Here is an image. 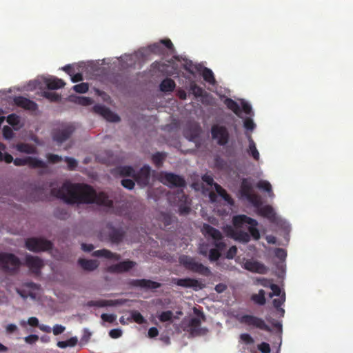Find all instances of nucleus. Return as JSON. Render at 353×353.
<instances>
[{
	"label": "nucleus",
	"instance_id": "0e129e2a",
	"mask_svg": "<svg viewBox=\"0 0 353 353\" xmlns=\"http://www.w3.org/2000/svg\"><path fill=\"white\" fill-rule=\"evenodd\" d=\"M109 335L112 339H118L122 335V332L119 329H112L110 331Z\"/></svg>",
	"mask_w": 353,
	"mask_h": 353
},
{
	"label": "nucleus",
	"instance_id": "f3484780",
	"mask_svg": "<svg viewBox=\"0 0 353 353\" xmlns=\"http://www.w3.org/2000/svg\"><path fill=\"white\" fill-rule=\"evenodd\" d=\"M25 264L32 273L37 275L40 274L41 269L43 266V262L39 257L31 255H26Z\"/></svg>",
	"mask_w": 353,
	"mask_h": 353
},
{
	"label": "nucleus",
	"instance_id": "a211bd4d",
	"mask_svg": "<svg viewBox=\"0 0 353 353\" xmlns=\"http://www.w3.org/2000/svg\"><path fill=\"white\" fill-rule=\"evenodd\" d=\"M14 103L17 106L26 110L34 112L38 110V105L34 101L22 96L15 97Z\"/></svg>",
	"mask_w": 353,
	"mask_h": 353
},
{
	"label": "nucleus",
	"instance_id": "412c9836",
	"mask_svg": "<svg viewBox=\"0 0 353 353\" xmlns=\"http://www.w3.org/2000/svg\"><path fill=\"white\" fill-rule=\"evenodd\" d=\"M175 283L179 286L192 288L194 290L202 289L204 287L198 280L191 278L178 279Z\"/></svg>",
	"mask_w": 353,
	"mask_h": 353
},
{
	"label": "nucleus",
	"instance_id": "39448f33",
	"mask_svg": "<svg viewBox=\"0 0 353 353\" xmlns=\"http://www.w3.org/2000/svg\"><path fill=\"white\" fill-rule=\"evenodd\" d=\"M232 223L234 228H241L244 224L250 225L248 228L249 234L255 240L260 239V233L256 228L258 222L256 220L244 214L236 215L232 218Z\"/></svg>",
	"mask_w": 353,
	"mask_h": 353
},
{
	"label": "nucleus",
	"instance_id": "680f3d73",
	"mask_svg": "<svg viewBox=\"0 0 353 353\" xmlns=\"http://www.w3.org/2000/svg\"><path fill=\"white\" fill-rule=\"evenodd\" d=\"M102 320L108 323H113L116 319V316L114 314H102L101 316Z\"/></svg>",
	"mask_w": 353,
	"mask_h": 353
},
{
	"label": "nucleus",
	"instance_id": "4d7b16f0",
	"mask_svg": "<svg viewBox=\"0 0 353 353\" xmlns=\"http://www.w3.org/2000/svg\"><path fill=\"white\" fill-rule=\"evenodd\" d=\"M236 253L237 248L235 245H233L227 251L225 256L228 259H232L236 255Z\"/></svg>",
	"mask_w": 353,
	"mask_h": 353
},
{
	"label": "nucleus",
	"instance_id": "f8f14e48",
	"mask_svg": "<svg viewBox=\"0 0 353 353\" xmlns=\"http://www.w3.org/2000/svg\"><path fill=\"white\" fill-rule=\"evenodd\" d=\"M162 181L170 187L184 188L186 185L185 179L178 174L172 172L161 174Z\"/></svg>",
	"mask_w": 353,
	"mask_h": 353
},
{
	"label": "nucleus",
	"instance_id": "cd10ccee",
	"mask_svg": "<svg viewBox=\"0 0 353 353\" xmlns=\"http://www.w3.org/2000/svg\"><path fill=\"white\" fill-rule=\"evenodd\" d=\"M175 88L176 83L174 81L170 78H165L161 82L159 85L160 90L163 92H172Z\"/></svg>",
	"mask_w": 353,
	"mask_h": 353
},
{
	"label": "nucleus",
	"instance_id": "b1692460",
	"mask_svg": "<svg viewBox=\"0 0 353 353\" xmlns=\"http://www.w3.org/2000/svg\"><path fill=\"white\" fill-rule=\"evenodd\" d=\"M78 264L86 271H94L99 266V262L97 260L79 259Z\"/></svg>",
	"mask_w": 353,
	"mask_h": 353
},
{
	"label": "nucleus",
	"instance_id": "0eeeda50",
	"mask_svg": "<svg viewBox=\"0 0 353 353\" xmlns=\"http://www.w3.org/2000/svg\"><path fill=\"white\" fill-rule=\"evenodd\" d=\"M26 248L34 252L48 251L52 248V243L50 241L43 238L32 237L26 241Z\"/></svg>",
	"mask_w": 353,
	"mask_h": 353
},
{
	"label": "nucleus",
	"instance_id": "a19ab883",
	"mask_svg": "<svg viewBox=\"0 0 353 353\" xmlns=\"http://www.w3.org/2000/svg\"><path fill=\"white\" fill-rule=\"evenodd\" d=\"M208 253V259L211 262L216 261L217 260L219 259V258L221 256V254L219 252V250L214 248L209 250Z\"/></svg>",
	"mask_w": 353,
	"mask_h": 353
},
{
	"label": "nucleus",
	"instance_id": "864d4df0",
	"mask_svg": "<svg viewBox=\"0 0 353 353\" xmlns=\"http://www.w3.org/2000/svg\"><path fill=\"white\" fill-rule=\"evenodd\" d=\"M13 131L12 130L8 125H5L3 128V136L6 139H10L13 137Z\"/></svg>",
	"mask_w": 353,
	"mask_h": 353
},
{
	"label": "nucleus",
	"instance_id": "c85d7f7f",
	"mask_svg": "<svg viewBox=\"0 0 353 353\" xmlns=\"http://www.w3.org/2000/svg\"><path fill=\"white\" fill-rule=\"evenodd\" d=\"M225 105L227 106V108L232 110L236 115L239 116L241 114V108L239 105L234 101L233 99L230 98H227L224 101Z\"/></svg>",
	"mask_w": 353,
	"mask_h": 353
},
{
	"label": "nucleus",
	"instance_id": "5fc2aeb1",
	"mask_svg": "<svg viewBox=\"0 0 353 353\" xmlns=\"http://www.w3.org/2000/svg\"><path fill=\"white\" fill-rule=\"evenodd\" d=\"M199 253L203 256H207L209 252V245L208 243H201L198 248Z\"/></svg>",
	"mask_w": 353,
	"mask_h": 353
},
{
	"label": "nucleus",
	"instance_id": "8fccbe9b",
	"mask_svg": "<svg viewBox=\"0 0 353 353\" xmlns=\"http://www.w3.org/2000/svg\"><path fill=\"white\" fill-rule=\"evenodd\" d=\"M239 229V228H235V229H234L232 226L228 225L225 228L224 231L226 233L227 236L234 239L236 232Z\"/></svg>",
	"mask_w": 353,
	"mask_h": 353
},
{
	"label": "nucleus",
	"instance_id": "1a4fd4ad",
	"mask_svg": "<svg viewBox=\"0 0 353 353\" xmlns=\"http://www.w3.org/2000/svg\"><path fill=\"white\" fill-rule=\"evenodd\" d=\"M203 230L205 235L209 236L214 240V249L219 250L221 252L225 248L226 244L225 242L222 241L223 238V234L218 229L209 224H204Z\"/></svg>",
	"mask_w": 353,
	"mask_h": 353
},
{
	"label": "nucleus",
	"instance_id": "bf43d9fd",
	"mask_svg": "<svg viewBox=\"0 0 353 353\" xmlns=\"http://www.w3.org/2000/svg\"><path fill=\"white\" fill-rule=\"evenodd\" d=\"M258 349L262 353H270V346L268 343L262 342L258 345Z\"/></svg>",
	"mask_w": 353,
	"mask_h": 353
},
{
	"label": "nucleus",
	"instance_id": "bb28decb",
	"mask_svg": "<svg viewBox=\"0 0 353 353\" xmlns=\"http://www.w3.org/2000/svg\"><path fill=\"white\" fill-rule=\"evenodd\" d=\"M118 304V301L115 300H97V301H90L87 303V305L89 307H107V306H114Z\"/></svg>",
	"mask_w": 353,
	"mask_h": 353
},
{
	"label": "nucleus",
	"instance_id": "e433bc0d",
	"mask_svg": "<svg viewBox=\"0 0 353 353\" xmlns=\"http://www.w3.org/2000/svg\"><path fill=\"white\" fill-rule=\"evenodd\" d=\"M6 150V145L0 143V161H5L7 163H10L13 161V157L8 153L3 154V151Z\"/></svg>",
	"mask_w": 353,
	"mask_h": 353
},
{
	"label": "nucleus",
	"instance_id": "9b49d317",
	"mask_svg": "<svg viewBox=\"0 0 353 353\" xmlns=\"http://www.w3.org/2000/svg\"><path fill=\"white\" fill-rule=\"evenodd\" d=\"M16 166H24L28 165L31 168H46L47 163L36 157H26L25 158L13 159L12 161Z\"/></svg>",
	"mask_w": 353,
	"mask_h": 353
},
{
	"label": "nucleus",
	"instance_id": "7c9ffc66",
	"mask_svg": "<svg viewBox=\"0 0 353 353\" xmlns=\"http://www.w3.org/2000/svg\"><path fill=\"white\" fill-rule=\"evenodd\" d=\"M215 188L217 193L229 204L233 205L234 200L231 197V196L226 192L225 189H223L221 186L218 184H215Z\"/></svg>",
	"mask_w": 353,
	"mask_h": 353
},
{
	"label": "nucleus",
	"instance_id": "6e6552de",
	"mask_svg": "<svg viewBox=\"0 0 353 353\" xmlns=\"http://www.w3.org/2000/svg\"><path fill=\"white\" fill-rule=\"evenodd\" d=\"M239 322L253 328L268 332H272L270 327L266 324L263 319L254 315L244 314L239 319Z\"/></svg>",
	"mask_w": 353,
	"mask_h": 353
},
{
	"label": "nucleus",
	"instance_id": "72a5a7b5",
	"mask_svg": "<svg viewBox=\"0 0 353 353\" xmlns=\"http://www.w3.org/2000/svg\"><path fill=\"white\" fill-rule=\"evenodd\" d=\"M249 141V154L254 158V160L259 159V152L256 148V144L251 137H248Z\"/></svg>",
	"mask_w": 353,
	"mask_h": 353
},
{
	"label": "nucleus",
	"instance_id": "7ed1b4c3",
	"mask_svg": "<svg viewBox=\"0 0 353 353\" xmlns=\"http://www.w3.org/2000/svg\"><path fill=\"white\" fill-rule=\"evenodd\" d=\"M21 265L19 259L12 253L0 252V267L3 272L14 274Z\"/></svg>",
	"mask_w": 353,
	"mask_h": 353
},
{
	"label": "nucleus",
	"instance_id": "79ce46f5",
	"mask_svg": "<svg viewBox=\"0 0 353 353\" xmlns=\"http://www.w3.org/2000/svg\"><path fill=\"white\" fill-rule=\"evenodd\" d=\"M131 319L138 324H143L145 319L143 315L138 311H132L131 313Z\"/></svg>",
	"mask_w": 353,
	"mask_h": 353
},
{
	"label": "nucleus",
	"instance_id": "58836bf2",
	"mask_svg": "<svg viewBox=\"0 0 353 353\" xmlns=\"http://www.w3.org/2000/svg\"><path fill=\"white\" fill-rule=\"evenodd\" d=\"M256 186H257V188H259L260 189H263V190L266 191L269 194L270 196L272 197L274 196V193L272 192V185L268 181H260L257 183Z\"/></svg>",
	"mask_w": 353,
	"mask_h": 353
},
{
	"label": "nucleus",
	"instance_id": "ddd939ff",
	"mask_svg": "<svg viewBox=\"0 0 353 353\" xmlns=\"http://www.w3.org/2000/svg\"><path fill=\"white\" fill-rule=\"evenodd\" d=\"M151 168L148 165H143L138 172H135L134 180L141 186L145 187L150 183Z\"/></svg>",
	"mask_w": 353,
	"mask_h": 353
},
{
	"label": "nucleus",
	"instance_id": "9d476101",
	"mask_svg": "<svg viewBox=\"0 0 353 353\" xmlns=\"http://www.w3.org/2000/svg\"><path fill=\"white\" fill-rule=\"evenodd\" d=\"M74 131L72 125H62L61 128L54 129L52 133L53 140L57 143H62L68 140Z\"/></svg>",
	"mask_w": 353,
	"mask_h": 353
},
{
	"label": "nucleus",
	"instance_id": "aec40b11",
	"mask_svg": "<svg viewBox=\"0 0 353 353\" xmlns=\"http://www.w3.org/2000/svg\"><path fill=\"white\" fill-rule=\"evenodd\" d=\"M129 283L133 287H137L143 289H157L161 286L160 283L145 279H132L130 281Z\"/></svg>",
	"mask_w": 353,
	"mask_h": 353
},
{
	"label": "nucleus",
	"instance_id": "e2e57ef3",
	"mask_svg": "<svg viewBox=\"0 0 353 353\" xmlns=\"http://www.w3.org/2000/svg\"><path fill=\"white\" fill-rule=\"evenodd\" d=\"M243 125H244V127L247 130H253L254 128H255V124H254V121H252V119H251L250 118L245 119V121L243 122Z\"/></svg>",
	"mask_w": 353,
	"mask_h": 353
},
{
	"label": "nucleus",
	"instance_id": "a878e982",
	"mask_svg": "<svg viewBox=\"0 0 353 353\" xmlns=\"http://www.w3.org/2000/svg\"><path fill=\"white\" fill-rule=\"evenodd\" d=\"M15 148L17 151L21 153L28 154H37V148L34 145L26 143H17L15 145Z\"/></svg>",
	"mask_w": 353,
	"mask_h": 353
},
{
	"label": "nucleus",
	"instance_id": "052dcab7",
	"mask_svg": "<svg viewBox=\"0 0 353 353\" xmlns=\"http://www.w3.org/2000/svg\"><path fill=\"white\" fill-rule=\"evenodd\" d=\"M275 256L281 260H284L287 256V253L283 248H276L275 250Z\"/></svg>",
	"mask_w": 353,
	"mask_h": 353
},
{
	"label": "nucleus",
	"instance_id": "2f4dec72",
	"mask_svg": "<svg viewBox=\"0 0 353 353\" xmlns=\"http://www.w3.org/2000/svg\"><path fill=\"white\" fill-rule=\"evenodd\" d=\"M265 292L263 290H260L258 294H254L251 296V299L258 305H263L266 303L265 297Z\"/></svg>",
	"mask_w": 353,
	"mask_h": 353
},
{
	"label": "nucleus",
	"instance_id": "473e14b6",
	"mask_svg": "<svg viewBox=\"0 0 353 353\" xmlns=\"http://www.w3.org/2000/svg\"><path fill=\"white\" fill-rule=\"evenodd\" d=\"M119 173L122 176H131L134 179L135 170L131 166L125 165L118 168Z\"/></svg>",
	"mask_w": 353,
	"mask_h": 353
},
{
	"label": "nucleus",
	"instance_id": "c9c22d12",
	"mask_svg": "<svg viewBox=\"0 0 353 353\" xmlns=\"http://www.w3.org/2000/svg\"><path fill=\"white\" fill-rule=\"evenodd\" d=\"M234 240L241 243H246L250 241V235L248 232L238 230Z\"/></svg>",
	"mask_w": 353,
	"mask_h": 353
},
{
	"label": "nucleus",
	"instance_id": "c756f323",
	"mask_svg": "<svg viewBox=\"0 0 353 353\" xmlns=\"http://www.w3.org/2000/svg\"><path fill=\"white\" fill-rule=\"evenodd\" d=\"M165 158L166 154L165 152H157L152 156V161L155 166L159 168L162 166Z\"/></svg>",
	"mask_w": 353,
	"mask_h": 353
},
{
	"label": "nucleus",
	"instance_id": "13d9d810",
	"mask_svg": "<svg viewBox=\"0 0 353 353\" xmlns=\"http://www.w3.org/2000/svg\"><path fill=\"white\" fill-rule=\"evenodd\" d=\"M77 102L82 105H89L92 103V99L90 97H79Z\"/></svg>",
	"mask_w": 353,
	"mask_h": 353
},
{
	"label": "nucleus",
	"instance_id": "3c124183",
	"mask_svg": "<svg viewBox=\"0 0 353 353\" xmlns=\"http://www.w3.org/2000/svg\"><path fill=\"white\" fill-rule=\"evenodd\" d=\"M46 157L48 162L50 163H57L61 161L62 160V157L61 156L54 154L49 153L46 155Z\"/></svg>",
	"mask_w": 353,
	"mask_h": 353
},
{
	"label": "nucleus",
	"instance_id": "6e6d98bb",
	"mask_svg": "<svg viewBox=\"0 0 353 353\" xmlns=\"http://www.w3.org/2000/svg\"><path fill=\"white\" fill-rule=\"evenodd\" d=\"M134 180L125 179L121 180V185L128 190H132L134 187Z\"/></svg>",
	"mask_w": 353,
	"mask_h": 353
},
{
	"label": "nucleus",
	"instance_id": "a18cd8bd",
	"mask_svg": "<svg viewBox=\"0 0 353 353\" xmlns=\"http://www.w3.org/2000/svg\"><path fill=\"white\" fill-rule=\"evenodd\" d=\"M270 288L272 291L269 294V296L270 298L273 297L274 296H281V295L283 294L280 287L276 284L272 283L270 284Z\"/></svg>",
	"mask_w": 353,
	"mask_h": 353
},
{
	"label": "nucleus",
	"instance_id": "338daca9",
	"mask_svg": "<svg viewBox=\"0 0 353 353\" xmlns=\"http://www.w3.org/2000/svg\"><path fill=\"white\" fill-rule=\"evenodd\" d=\"M242 109L246 114H250L252 112V107L247 102L242 101L241 102Z\"/></svg>",
	"mask_w": 353,
	"mask_h": 353
},
{
	"label": "nucleus",
	"instance_id": "603ef678",
	"mask_svg": "<svg viewBox=\"0 0 353 353\" xmlns=\"http://www.w3.org/2000/svg\"><path fill=\"white\" fill-rule=\"evenodd\" d=\"M7 122L11 125H17L19 123V117L15 114H11L7 117Z\"/></svg>",
	"mask_w": 353,
	"mask_h": 353
},
{
	"label": "nucleus",
	"instance_id": "393cba45",
	"mask_svg": "<svg viewBox=\"0 0 353 353\" xmlns=\"http://www.w3.org/2000/svg\"><path fill=\"white\" fill-rule=\"evenodd\" d=\"M45 83L50 90H57L64 87L65 82L57 77H50L45 79Z\"/></svg>",
	"mask_w": 353,
	"mask_h": 353
},
{
	"label": "nucleus",
	"instance_id": "20e7f679",
	"mask_svg": "<svg viewBox=\"0 0 353 353\" xmlns=\"http://www.w3.org/2000/svg\"><path fill=\"white\" fill-rule=\"evenodd\" d=\"M179 263L186 269L191 272L208 276L210 275L211 271L209 268L202 263L197 262L196 259L188 255H182L179 257Z\"/></svg>",
	"mask_w": 353,
	"mask_h": 353
},
{
	"label": "nucleus",
	"instance_id": "6ab92c4d",
	"mask_svg": "<svg viewBox=\"0 0 353 353\" xmlns=\"http://www.w3.org/2000/svg\"><path fill=\"white\" fill-rule=\"evenodd\" d=\"M108 237L111 243L118 244L123 241L125 232L121 228H115L108 225Z\"/></svg>",
	"mask_w": 353,
	"mask_h": 353
},
{
	"label": "nucleus",
	"instance_id": "4c0bfd02",
	"mask_svg": "<svg viewBox=\"0 0 353 353\" xmlns=\"http://www.w3.org/2000/svg\"><path fill=\"white\" fill-rule=\"evenodd\" d=\"M190 90L196 98L203 97L206 94L202 88L194 83H191Z\"/></svg>",
	"mask_w": 353,
	"mask_h": 353
},
{
	"label": "nucleus",
	"instance_id": "4468645a",
	"mask_svg": "<svg viewBox=\"0 0 353 353\" xmlns=\"http://www.w3.org/2000/svg\"><path fill=\"white\" fill-rule=\"evenodd\" d=\"M137 263L130 260H125L118 263L110 265L107 268V271L110 273H123L126 272L132 269Z\"/></svg>",
	"mask_w": 353,
	"mask_h": 353
},
{
	"label": "nucleus",
	"instance_id": "69168bd1",
	"mask_svg": "<svg viewBox=\"0 0 353 353\" xmlns=\"http://www.w3.org/2000/svg\"><path fill=\"white\" fill-rule=\"evenodd\" d=\"M65 329L64 326L57 324L53 327V334L56 336L59 335L63 333L65 331Z\"/></svg>",
	"mask_w": 353,
	"mask_h": 353
},
{
	"label": "nucleus",
	"instance_id": "de8ad7c7",
	"mask_svg": "<svg viewBox=\"0 0 353 353\" xmlns=\"http://www.w3.org/2000/svg\"><path fill=\"white\" fill-rule=\"evenodd\" d=\"M285 301V293L283 292V294L278 299H273V305L276 309H279V307H281V305Z\"/></svg>",
	"mask_w": 353,
	"mask_h": 353
},
{
	"label": "nucleus",
	"instance_id": "ea45409f",
	"mask_svg": "<svg viewBox=\"0 0 353 353\" xmlns=\"http://www.w3.org/2000/svg\"><path fill=\"white\" fill-rule=\"evenodd\" d=\"M41 96L52 102H57L61 99L59 94L52 92L44 91L41 93Z\"/></svg>",
	"mask_w": 353,
	"mask_h": 353
},
{
	"label": "nucleus",
	"instance_id": "f704fd0d",
	"mask_svg": "<svg viewBox=\"0 0 353 353\" xmlns=\"http://www.w3.org/2000/svg\"><path fill=\"white\" fill-rule=\"evenodd\" d=\"M203 79L209 83L210 84L214 85L216 83V80L212 70L205 68L202 72Z\"/></svg>",
	"mask_w": 353,
	"mask_h": 353
},
{
	"label": "nucleus",
	"instance_id": "49530a36",
	"mask_svg": "<svg viewBox=\"0 0 353 353\" xmlns=\"http://www.w3.org/2000/svg\"><path fill=\"white\" fill-rule=\"evenodd\" d=\"M214 163L216 168L222 170L225 165V161L219 155H216L214 158Z\"/></svg>",
	"mask_w": 353,
	"mask_h": 353
},
{
	"label": "nucleus",
	"instance_id": "c03bdc74",
	"mask_svg": "<svg viewBox=\"0 0 353 353\" xmlns=\"http://www.w3.org/2000/svg\"><path fill=\"white\" fill-rule=\"evenodd\" d=\"M89 89V85L87 83H81L73 86V90L78 93H85Z\"/></svg>",
	"mask_w": 353,
	"mask_h": 353
},
{
	"label": "nucleus",
	"instance_id": "5701e85b",
	"mask_svg": "<svg viewBox=\"0 0 353 353\" xmlns=\"http://www.w3.org/2000/svg\"><path fill=\"white\" fill-rule=\"evenodd\" d=\"M92 256L97 257H104L108 259H112L114 261H119L121 258L120 254L112 252L111 251L106 249H101L94 251L92 252Z\"/></svg>",
	"mask_w": 353,
	"mask_h": 353
},
{
	"label": "nucleus",
	"instance_id": "dca6fc26",
	"mask_svg": "<svg viewBox=\"0 0 353 353\" xmlns=\"http://www.w3.org/2000/svg\"><path fill=\"white\" fill-rule=\"evenodd\" d=\"M93 110L94 112L101 115L107 121L112 122H119L121 120L120 117L117 114L111 111L105 105L100 104L95 105L93 107Z\"/></svg>",
	"mask_w": 353,
	"mask_h": 353
},
{
	"label": "nucleus",
	"instance_id": "2eb2a0df",
	"mask_svg": "<svg viewBox=\"0 0 353 353\" xmlns=\"http://www.w3.org/2000/svg\"><path fill=\"white\" fill-rule=\"evenodd\" d=\"M165 48L173 50L174 46L169 39H161L159 42L154 43L148 46L149 50L156 54L161 55L165 53Z\"/></svg>",
	"mask_w": 353,
	"mask_h": 353
},
{
	"label": "nucleus",
	"instance_id": "4be33fe9",
	"mask_svg": "<svg viewBox=\"0 0 353 353\" xmlns=\"http://www.w3.org/2000/svg\"><path fill=\"white\" fill-rule=\"evenodd\" d=\"M245 268L250 272L263 274L266 271L265 266L261 263L256 261H247L245 263Z\"/></svg>",
	"mask_w": 353,
	"mask_h": 353
},
{
	"label": "nucleus",
	"instance_id": "09e8293b",
	"mask_svg": "<svg viewBox=\"0 0 353 353\" xmlns=\"http://www.w3.org/2000/svg\"><path fill=\"white\" fill-rule=\"evenodd\" d=\"M65 161L67 163L68 168L70 170H75L78 164L77 160L72 157H66L65 158Z\"/></svg>",
	"mask_w": 353,
	"mask_h": 353
},
{
	"label": "nucleus",
	"instance_id": "f03ea898",
	"mask_svg": "<svg viewBox=\"0 0 353 353\" xmlns=\"http://www.w3.org/2000/svg\"><path fill=\"white\" fill-rule=\"evenodd\" d=\"M240 194L242 198L246 199L253 206L257 208L258 214L271 222L276 219V213L273 208L270 205L262 206L261 196L253 189L252 185L247 179L242 180L240 187Z\"/></svg>",
	"mask_w": 353,
	"mask_h": 353
},
{
	"label": "nucleus",
	"instance_id": "f257e3e1",
	"mask_svg": "<svg viewBox=\"0 0 353 353\" xmlns=\"http://www.w3.org/2000/svg\"><path fill=\"white\" fill-rule=\"evenodd\" d=\"M52 196L61 199L67 204H92L112 207L113 201L101 192L97 193L90 185L65 182L59 188H52Z\"/></svg>",
	"mask_w": 353,
	"mask_h": 353
},
{
	"label": "nucleus",
	"instance_id": "774afa93",
	"mask_svg": "<svg viewBox=\"0 0 353 353\" xmlns=\"http://www.w3.org/2000/svg\"><path fill=\"white\" fill-rule=\"evenodd\" d=\"M39 339V336L35 334H31L26 337H25V341L28 343L32 344L37 341Z\"/></svg>",
	"mask_w": 353,
	"mask_h": 353
},
{
	"label": "nucleus",
	"instance_id": "423d86ee",
	"mask_svg": "<svg viewBox=\"0 0 353 353\" xmlns=\"http://www.w3.org/2000/svg\"><path fill=\"white\" fill-rule=\"evenodd\" d=\"M211 136L213 140L216 141L220 146L226 145L230 138V134L226 126L214 124L210 129Z\"/></svg>",
	"mask_w": 353,
	"mask_h": 353
},
{
	"label": "nucleus",
	"instance_id": "37998d69",
	"mask_svg": "<svg viewBox=\"0 0 353 353\" xmlns=\"http://www.w3.org/2000/svg\"><path fill=\"white\" fill-rule=\"evenodd\" d=\"M173 313L170 310L164 311L159 316V319L161 322H167L172 320Z\"/></svg>",
	"mask_w": 353,
	"mask_h": 353
}]
</instances>
